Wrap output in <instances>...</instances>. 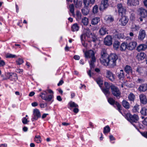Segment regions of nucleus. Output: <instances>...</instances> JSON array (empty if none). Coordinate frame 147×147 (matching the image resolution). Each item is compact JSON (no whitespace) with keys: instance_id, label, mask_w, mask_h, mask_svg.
Here are the masks:
<instances>
[{"instance_id":"obj_40","label":"nucleus","mask_w":147,"mask_h":147,"mask_svg":"<svg viewBox=\"0 0 147 147\" xmlns=\"http://www.w3.org/2000/svg\"><path fill=\"white\" fill-rule=\"evenodd\" d=\"M110 128L108 125H107L104 127L103 132L105 134L106 133H108L110 132Z\"/></svg>"},{"instance_id":"obj_5","label":"nucleus","mask_w":147,"mask_h":147,"mask_svg":"<svg viewBox=\"0 0 147 147\" xmlns=\"http://www.w3.org/2000/svg\"><path fill=\"white\" fill-rule=\"evenodd\" d=\"M105 87L102 88V90L105 94L107 97L110 94L109 91L110 88H111V85L107 82H105L104 84Z\"/></svg>"},{"instance_id":"obj_22","label":"nucleus","mask_w":147,"mask_h":147,"mask_svg":"<svg viewBox=\"0 0 147 147\" xmlns=\"http://www.w3.org/2000/svg\"><path fill=\"white\" fill-rule=\"evenodd\" d=\"M127 42H124L122 43L120 47V50L121 51H125L127 49Z\"/></svg>"},{"instance_id":"obj_9","label":"nucleus","mask_w":147,"mask_h":147,"mask_svg":"<svg viewBox=\"0 0 147 147\" xmlns=\"http://www.w3.org/2000/svg\"><path fill=\"white\" fill-rule=\"evenodd\" d=\"M120 16V18L119 20V22L121 23L120 24L122 26H125L128 22L129 19L125 15Z\"/></svg>"},{"instance_id":"obj_45","label":"nucleus","mask_w":147,"mask_h":147,"mask_svg":"<svg viewBox=\"0 0 147 147\" xmlns=\"http://www.w3.org/2000/svg\"><path fill=\"white\" fill-rule=\"evenodd\" d=\"M70 106L71 107H78V105L74 102L71 101L69 102Z\"/></svg>"},{"instance_id":"obj_16","label":"nucleus","mask_w":147,"mask_h":147,"mask_svg":"<svg viewBox=\"0 0 147 147\" xmlns=\"http://www.w3.org/2000/svg\"><path fill=\"white\" fill-rule=\"evenodd\" d=\"M5 76L7 79L11 78V80H15L17 79L16 74L14 73L10 72H7L5 74Z\"/></svg>"},{"instance_id":"obj_24","label":"nucleus","mask_w":147,"mask_h":147,"mask_svg":"<svg viewBox=\"0 0 147 147\" xmlns=\"http://www.w3.org/2000/svg\"><path fill=\"white\" fill-rule=\"evenodd\" d=\"M82 12L84 15H88L89 12V10L88 7H84V8L82 10Z\"/></svg>"},{"instance_id":"obj_1","label":"nucleus","mask_w":147,"mask_h":147,"mask_svg":"<svg viewBox=\"0 0 147 147\" xmlns=\"http://www.w3.org/2000/svg\"><path fill=\"white\" fill-rule=\"evenodd\" d=\"M117 57L115 54H111L106 59L101 58L100 59L101 63L102 64H113L116 63L117 60Z\"/></svg>"},{"instance_id":"obj_61","label":"nucleus","mask_w":147,"mask_h":147,"mask_svg":"<svg viewBox=\"0 0 147 147\" xmlns=\"http://www.w3.org/2000/svg\"><path fill=\"white\" fill-rule=\"evenodd\" d=\"M57 99L59 101H61L62 100V99L60 96H57Z\"/></svg>"},{"instance_id":"obj_10","label":"nucleus","mask_w":147,"mask_h":147,"mask_svg":"<svg viewBox=\"0 0 147 147\" xmlns=\"http://www.w3.org/2000/svg\"><path fill=\"white\" fill-rule=\"evenodd\" d=\"M146 31L141 29L139 32L138 35V39L139 40L142 41L146 36Z\"/></svg>"},{"instance_id":"obj_43","label":"nucleus","mask_w":147,"mask_h":147,"mask_svg":"<svg viewBox=\"0 0 147 147\" xmlns=\"http://www.w3.org/2000/svg\"><path fill=\"white\" fill-rule=\"evenodd\" d=\"M96 82L100 87L102 86L103 84L102 81L100 78H98L96 79Z\"/></svg>"},{"instance_id":"obj_39","label":"nucleus","mask_w":147,"mask_h":147,"mask_svg":"<svg viewBox=\"0 0 147 147\" xmlns=\"http://www.w3.org/2000/svg\"><path fill=\"white\" fill-rule=\"evenodd\" d=\"M40 138V136H36L34 138V140L37 143H39L41 142Z\"/></svg>"},{"instance_id":"obj_57","label":"nucleus","mask_w":147,"mask_h":147,"mask_svg":"<svg viewBox=\"0 0 147 147\" xmlns=\"http://www.w3.org/2000/svg\"><path fill=\"white\" fill-rule=\"evenodd\" d=\"M143 124L147 126V117L143 121Z\"/></svg>"},{"instance_id":"obj_54","label":"nucleus","mask_w":147,"mask_h":147,"mask_svg":"<svg viewBox=\"0 0 147 147\" xmlns=\"http://www.w3.org/2000/svg\"><path fill=\"white\" fill-rule=\"evenodd\" d=\"M40 105L41 108H44L47 106V103H41L40 104Z\"/></svg>"},{"instance_id":"obj_21","label":"nucleus","mask_w":147,"mask_h":147,"mask_svg":"<svg viewBox=\"0 0 147 147\" xmlns=\"http://www.w3.org/2000/svg\"><path fill=\"white\" fill-rule=\"evenodd\" d=\"M123 106L126 109H128L130 107L129 103L126 100H123L122 102Z\"/></svg>"},{"instance_id":"obj_19","label":"nucleus","mask_w":147,"mask_h":147,"mask_svg":"<svg viewBox=\"0 0 147 147\" xmlns=\"http://www.w3.org/2000/svg\"><path fill=\"white\" fill-rule=\"evenodd\" d=\"M107 77L111 81H113L115 80V78L113 74L109 71H107Z\"/></svg>"},{"instance_id":"obj_4","label":"nucleus","mask_w":147,"mask_h":147,"mask_svg":"<svg viewBox=\"0 0 147 147\" xmlns=\"http://www.w3.org/2000/svg\"><path fill=\"white\" fill-rule=\"evenodd\" d=\"M111 90L112 94L117 98L120 97L121 95V92L119 88L114 85H111Z\"/></svg>"},{"instance_id":"obj_50","label":"nucleus","mask_w":147,"mask_h":147,"mask_svg":"<svg viewBox=\"0 0 147 147\" xmlns=\"http://www.w3.org/2000/svg\"><path fill=\"white\" fill-rule=\"evenodd\" d=\"M115 105L117 107L119 111L121 110L122 108H121V106L118 102H115Z\"/></svg>"},{"instance_id":"obj_59","label":"nucleus","mask_w":147,"mask_h":147,"mask_svg":"<svg viewBox=\"0 0 147 147\" xmlns=\"http://www.w3.org/2000/svg\"><path fill=\"white\" fill-rule=\"evenodd\" d=\"M74 59L76 60H78L80 58V57L78 55H75L74 57Z\"/></svg>"},{"instance_id":"obj_17","label":"nucleus","mask_w":147,"mask_h":147,"mask_svg":"<svg viewBox=\"0 0 147 147\" xmlns=\"http://www.w3.org/2000/svg\"><path fill=\"white\" fill-rule=\"evenodd\" d=\"M138 90L140 92H145L147 90V84H141L139 86Z\"/></svg>"},{"instance_id":"obj_51","label":"nucleus","mask_w":147,"mask_h":147,"mask_svg":"<svg viewBox=\"0 0 147 147\" xmlns=\"http://www.w3.org/2000/svg\"><path fill=\"white\" fill-rule=\"evenodd\" d=\"M139 106L138 105H136L135 106L133 109V111L134 112H137L139 109L138 107Z\"/></svg>"},{"instance_id":"obj_36","label":"nucleus","mask_w":147,"mask_h":147,"mask_svg":"<svg viewBox=\"0 0 147 147\" xmlns=\"http://www.w3.org/2000/svg\"><path fill=\"white\" fill-rule=\"evenodd\" d=\"M108 101L109 102L111 105L115 104V102H116L112 98H109L108 99Z\"/></svg>"},{"instance_id":"obj_29","label":"nucleus","mask_w":147,"mask_h":147,"mask_svg":"<svg viewBox=\"0 0 147 147\" xmlns=\"http://www.w3.org/2000/svg\"><path fill=\"white\" fill-rule=\"evenodd\" d=\"M107 32V29L104 27L101 28L99 30L100 33L101 35H105L106 34Z\"/></svg>"},{"instance_id":"obj_12","label":"nucleus","mask_w":147,"mask_h":147,"mask_svg":"<svg viewBox=\"0 0 147 147\" xmlns=\"http://www.w3.org/2000/svg\"><path fill=\"white\" fill-rule=\"evenodd\" d=\"M108 0H102L99 7V9L101 11H103L109 6Z\"/></svg>"},{"instance_id":"obj_63","label":"nucleus","mask_w":147,"mask_h":147,"mask_svg":"<svg viewBox=\"0 0 147 147\" xmlns=\"http://www.w3.org/2000/svg\"><path fill=\"white\" fill-rule=\"evenodd\" d=\"M143 2L145 6L147 8V0H144Z\"/></svg>"},{"instance_id":"obj_41","label":"nucleus","mask_w":147,"mask_h":147,"mask_svg":"<svg viewBox=\"0 0 147 147\" xmlns=\"http://www.w3.org/2000/svg\"><path fill=\"white\" fill-rule=\"evenodd\" d=\"M83 3L84 7H88L90 4V0H83Z\"/></svg>"},{"instance_id":"obj_3","label":"nucleus","mask_w":147,"mask_h":147,"mask_svg":"<svg viewBox=\"0 0 147 147\" xmlns=\"http://www.w3.org/2000/svg\"><path fill=\"white\" fill-rule=\"evenodd\" d=\"M95 53L91 50L86 51L85 53V56L87 58H91L90 64H93L96 61V58L94 56Z\"/></svg>"},{"instance_id":"obj_64","label":"nucleus","mask_w":147,"mask_h":147,"mask_svg":"<svg viewBox=\"0 0 147 147\" xmlns=\"http://www.w3.org/2000/svg\"><path fill=\"white\" fill-rule=\"evenodd\" d=\"M35 94V92H31L29 94V96H32Z\"/></svg>"},{"instance_id":"obj_8","label":"nucleus","mask_w":147,"mask_h":147,"mask_svg":"<svg viewBox=\"0 0 147 147\" xmlns=\"http://www.w3.org/2000/svg\"><path fill=\"white\" fill-rule=\"evenodd\" d=\"M41 117V114L40 111L37 109H34L33 111V117L31 120L34 121L37 120L38 119Z\"/></svg>"},{"instance_id":"obj_42","label":"nucleus","mask_w":147,"mask_h":147,"mask_svg":"<svg viewBox=\"0 0 147 147\" xmlns=\"http://www.w3.org/2000/svg\"><path fill=\"white\" fill-rule=\"evenodd\" d=\"M82 22L84 25H87L88 23V19L86 17H84L82 20Z\"/></svg>"},{"instance_id":"obj_31","label":"nucleus","mask_w":147,"mask_h":147,"mask_svg":"<svg viewBox=\"0 0 147 147\" xmlns=\"http://www.w3.org/2000/svg\"><path fill=\"white\" fill-rule=\"evenodd\" d=\"M125 70L126 72L127 73H131L132 70L131 67L127 65L125 68Z\"/></svg>"},{"instance_id":"obj_18","label":"nucleus","mask_w":147,"mask_h":147,"mask_svg":"<svg viewBox=\"0 0 147 147\" xmlns=\"http://www.w3.org/2000/svg\"><path fill=\"white\" fill-rule=\"evenodd\" d=\"M140 98L141 103L143 104H146L147 102V99L146 96L144 94H142L140 95Z\"/></svg>"},{"instance_id":"obj_56","label":"nucleus","mask_w":147,"mask_h":147,"mask_svg":"<svg viewBox=\"0 0 147 147\" xmlns=\"http://www.w3.org/2000/svg\"><path fill=\"white\" fill-rule=\"evenodd\" d=\"M92 40L94 42H95L97 40L96 36L95 35L92 37Z\"/></svg>"},{"instance_id":"obj_27","label":"nucleus","mask_w":147,"mask_h":147,"mask_svg":"<svg viewBox=\"0 0 147 147\" xmlns=\"http://www.w3.org/2000/svg\"><path fill=\"white\" fill-rule=\"evenodd\" d=\"M100 21V18L96 17L93 18L91 21V24L92 25H96Z\"/></svg>"},{"instance_id":"obj_2","label":"nucleus","mask_w":147,"mask_h":147,"mask_svg":"<svg viewBox=\"0 0 147 147\" xmlns=\"http://www.w3.org/2000/svg\"><path fill=\"white\" fill-rule=\"evenodd\" d=\"M53 92L51 89H48L44 91L40 95L42 98L47 102L51 101L53 98Z\"/></svg>"},{"instance_id":"obj_25","label":"nucleus","mask_w":147,"mask_h":147,"mask_svg":"<svg viewBox=\"0 0 147 147\" xmlns=\"http://www.w3.org/2000/svg\"><path fill=\"white\" fill-rule=\"evenodd\" d=\"M101 57L100 58V59L101 58L105 59V57L107 56V52L106 50L105 49H102L101 51Z\"/></svg>"},{"instance_id":"obj_14","label":"nucleus","mask_w":147,"mask_h":147,"mask_svg":"<svg viewBox=\"0 0 147 147\" xmlns=\"http://www.w3.org/2000/svg\"><path fill=\"white\" fill-rule=\"evenodd\" d=\"M139 0H127V4L131 7L136 6L139 4Z\"/></svg>"},{"instance_id":"obj_46","label":"nucleus","mask_w":147,"mask_h":147,"mask_svg":"<svg viewBox=\"0 0 147 147\" xmlns=\"http://www.w3.org/2000/svg\"><path fill=\"white\" fill-rule=\"evenodd\" d=\"M16 57V56L14 55L11 54H7L6 56L7 58H15Z\"/></svg>"},{"instance_id":"obj_38","label":"nucleus","mask_w":147,"mask_h":147,"mask_svg":"<svg viewBox=\"0 0 147 147\" xmlns=\"http://www.w3.org/2000/svg\"><path fill=\"white\" fill-rule=\"evenodd\" d=\"M140 28L139 26H137L135 24L132 25L131 28L134 31L138 30Z\"/></svg>"},{"instance_id":"obj_33","label":"nucleus","mask_w":147,"mask_h":147,"mask_svg":"<svg viewBox=\"0 0 147 147\" xmlns=\"http://www.w3.org/2000/svg\"><path fill=\"white\" fill-rule=\"evenodd\" d=\"M118 77L119 79H121L124 77V74L123 70H121L118 73Z\"/></svg>"},{"instance_id":"obj_44","label":"nucleus","mask_w":147,"mask_h":147,"mask_svg":"<svg viewBox=\"0 0 147 147\" xmlns=\"http://www.w3.org/2000/svg\"><path fill=\"white\" fill-rule=\"evenodd\" d=\"M105 19L109 22H112L114 20V19L111 16H109L105 17Z\"/></svg>"},{"instance_id":"obj_7","label":"nucleus","mask_w":147,"mask_h":147,"mask_svg":"<svg viewBox=\"0 0 147 147\" xmlns=\"http://www.w3.org/2000/svg\"><path fill=\"white\" fill-rule=\"evenodd\" d=\"M127 119L131 123H136L138 120V116L136 115H132L130 113H127L126 115Z\"/></svg>"},{"instance_id":"obj_47","label":"nucleus","mask_w":147,"mask_h":147,"mask_svg":"<svg viewBox=\"0 0 147 147\" xmlns=\"http://www.w3.org/2000/svg\"><path fill=\"white\" fill-rule=\"evenodd\" d=\"M76 15L79 19H80L81 17V14L79 11H76Z\"/></svg>"},{"instance_id":"obj_23","label":"nucleus","mask_w":147,"mask_h":147,"mask_svg":"<svg viewBox=\"0 0 147 147\" xmlns=\"http://www.w3.org/2000/svg\"><path fill=\"white\" fill-rule=\"evenodd\" d=\"M146 57V54L143 53H141L138 54L136 56L138 60H142L144 59Z\"/></svg>"},{"instance_id":"obj_34","label":"nucleus","mask_w":147,"mask_h":147,"mask_svg":"<svg viewBox=\"0 0 147 147\" xmlns=\"http://www.w3.org/2000/svg\"><path fill=\"white\" fill-rule=\"evenodd\" d=\"M84 32L86 33V35L88 37H89L90 35L92 34V33L90 32V29L88 28H86Z\"/></svg>"},{"instance_id":"obj_26","label":"nucleus","mask_w":147,"mask_h":147,"mask_svg":"<svg viewBox=\"0 0 147 147\" xmlns=\"http://www.w3.org/2000/svg\"><path fill=\"white\" fill-rule=\"evenodd\" d=\"M69 11L72 14V16L74 17L75 14L74 13V5L73 4H71L69 5Z\"/></svg>"},{"instance_id":"obj_35","label":"nucleus","mask_w":147,"mask_h":147,"mask_svg":"<svg viewBox=\"0 0 147 147\" xmlns=\"http://www.w3.org/2000/svg\"><path fill=\"white\" fill-rule=\"evenodd\" d=\"M141 113L143 115H147V109L145 107L142 108Z\"/></svg>"},{"instance_id":"obj_53","label":"nucleus","mask_w":147,"mask_h":147,"mask_svg":"<svg viewBox=\"0 0 147 147\" xmlns=\"http://www.w3.org/2000/svg\"><path fill=\"white\" fill-rule=\"evenodd\" d=\"M78 0H74V2L75 5V6L76 7L78 8L79 7V6L78 5Z\"/></svg>"},{"instance_id":"obj_11","label":"nucleus","mask_w":147,"mask_h":147,"mask_svg":"<svg viewBox=\"0 0 147 147\" xmlns=\"http://www.w3.org/2000/svg\"><path fill=\"white\" fill-rule=\"evenodd\" d=\"M139 14L142 18H145L147 17V10L144 8L141 7L138 10Z\"/></svg>"},{"instance_id":"obj_28","label":"nucleus","mask_w":147,"mask_h":147,"mask_svg":"<svg viewBox=\"0 0 147 147\" xmlns=\"http://www.w3.org/2000/svg\"><path fill=\"white\" fill-rule=\"evenodd\" d=\"M79 26L77 24H75L71 27V30L73 32L77 31L79 29Z\"/></svg>"},{"instance_id":"obj_60","label":"nucleus","mask_w":147,"mask_h":147,"mask_svg":"<svg viewBox=\"0 0 147 147\" xmlns=\"http://www.w3.org/2000/svg\"><path fill=\"white\" fill-rule=\"evenodd\" d=\"M78 109L76 107L74 108L73 109V111L75 113H77L78 112Z\"/></svg>"},{"instance_id":"obj_30","label":"nucleus","mask_w":147,"mask_h":147,"mask_svg":"<svg viewBox=\"0 0 147 147\" xmlns=\"http://www.w3.org/2000/svg\"><path fill=\"white\" fill-rule=\"evenodd\" d=\"M128 98L130 101H134L135 99V96L133 93H131L128 95Z\"/></svg>"},{"instance_id":"obj_6","label":"nucleus","mask_w":147,"mask_h":147,"mask_svg":"<svg viewBox=\"0 0 147 147\" xmlns=\"http://www.w3.org/2000/svg\"><path fill=\"white\" fill-rule=\"evenodd\" d=\"M117 7L119 16L125 15L126 11L125 7L123 6L122 3H118Z\"/></svg>"},{"instance_id":"obj_49","label":"nucleus","mask_w":147,"mask_h":147,"mask_svg":"<svg viewBox=\"0 0 147 147\" xmlns=\"http://www.w3.org/2000/svg\"><path fill=\"white\" fill-rule=\"evenodd\" d=\"M16 62L18 64H21L24 63V61L22 59L19 58L18 60L16 61Z\"/></svg>"},{"instance_id":"obj_15","label":"nucleus","mask_w":147,"mask_h":147,"mask_svg":"<svg viewBox=\"0 0 147 147\" xmlns=\"http://www.w3.org/2000/svg\"><path fill=\"white\" fill-rule=\"evenodd\" d=\"M112 37L110 35H108L105 37L104 39V43L105 45L110 46L111 45L112 43Z\"/></svg>"},{"instance_id":"obj_55","label":"nucleus","mask_w":147,"mask_h":147,"mask_svg":"<svg viewBox=\"0 0 147 147\" xmlns=\"http://www.w3.org/2000/svg\"><path fill=\"white\" fill-rule=\"evenodd\" d=\"M86 38V35L85 34H82L81 36V41L84 40Z\"/></svg>"},{"instance_id":"obj_37","label":"nucleus","mask_w":147,"mask_h":147,"mask_svg":"<svg viewBox=\"0 0 147 147\" xmlns=\"http://www.w3.org/2000/svg\"><path fill=\"white\" fill-rule=\"evenodd\" d=\"M98 6L97 5H94L92 9V12L94 14L98 12Z\"/></svg>"},{"instance_id":"obj_62","label":"nucleus","mask_w":147,"mask_h":147,"mask_svg":"<svg viewBox=\"0 0 147 147\" xmlns=\"http://www.w3.org/2000/svg\"><path fill=\"white\" fill-rule=\"evenodd\" d=\"M38 105V103L36 102H34L32 103V105L33 107L36 106Z\"/></svg>"},{"instance_id":"obj_20","label":"nucleus","mask_w":147,"mask_h":147,"mask_svg":"<svg viewBox=\"0 0 147 147\" xmlns=\"http://www.w3.org/2000/svg\"><path fill=\"white\" fill-rule=\"evenodd\" d=\"M147 45L145 44H143L139 45L137 47V50L138 51H144L147 48Z\"/></svg>"},{"instance_id":"obj_58","label":"nucleus","mask_w":147,"mask_h":147,"mask_svg":"<svg viewBox=\"0 0 147 147\" xmlns=\"http://www.w3.org/2000/svg\"><path fill=\"white\" fill-rule=\"evenodd\" d=\"M144 80H143L142 79L138 78L137 80L138 83H142V82H144Z\"/></svg>"},{"instance_id":"obj_52","label":"nucleus","mask_w":147,"mask_h":147,"mask_svg":"<svg viewBox=\"0 0 147 147\" xmlns=\"http://www.w3.org/2000/svg\"><path fill=\"white\" fill-rule=\"evenodd\" d=\"M140 133L143 136L147 138V131L140 132Z\"/></svg>"},{"instance_id":"obj_13","label":"nucleus","mask_w":147,"mask_h":147,"mask_svg":"<svg viewBox=\"0 0 147 147\" xmlns=\"http://www.w3.org/2000/svg\"><path fill=\"white\" fill-rule=\"evenodd\" d=\"M127 49L133 50L135 48L137 45V43L135 41H132L127 44Z\"/></svg>"},{"instance_id":"obj_48","label":"nucleus","mask_w":147,"mask_h":147,"mask_svg":"<svg viewBox=\"0 0 147 147\" xmlns=\"http://www.w3.org/2000/svg\"><path fill=\"white\" fill-rule=\"evenodd\" d=\"M22 122L24 124H27L29 121L28 120L26 117H24L22 119Z\"/></svg>"},{"instance_id":"obj_32","label":"nucleus","mask_w":147,"mask_h":147,"mask_svg":"<svg viewBox=\"0 0 147 147\" xmlns=\"http://www.w3.org/2000/svg\"><path fill=\"white\" fill-rule=\"evenodd\" d=\"M120 45V42L117 41H115L113 44L114 48L116 49H117L119 48Z\"/></svg>"}]
</instances>
